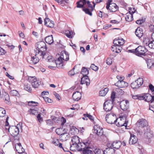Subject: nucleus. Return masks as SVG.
<instances>
[{
  "mask_svg": "<svg viewBox=\"0 0 154 154\" xmlns=\"http://www.w3.org/2000/svg\"><path fill=\"white\" fill-rule=\"evenodd\" d=\"M91 142L88 140H86L85 142L79 143L75 148L79 151L82 152L83 154H92L93 152L91 147Z\"/></svg>",
  "mask_w": 154,
  "mask_h": 154,
  "instance_id": "nucleus-1",
  "label": "nucleus"
},
{
  "mask_svg": "<svg viewBox=\"0 0 154 154\" xmlns=\"http://www.w3.org/2000/svg\"><path fill=\"white\" fill-rule=\"evenodd\" d=\"M9 117L8 116L6 119L5 128L6 131H8L13 137L17 136L19 133V128H22V124L19 123L17 126H9L8 123Z\"/></svg>",
  "mask_w": 154,
  "mask_h": 154,
  "instance_id": "nucleus-2",
  "label": "nucleus"
},
{
  "mask_svg": "<svg viewBox=\"0 0 154 154\" xmlns=\"http://www.w3.org/2000/svg\"><path fill=\"white\" fill-rule=\"evenodd\" d=\"M69 55L65 51H62L60 57L57 60L54 61V62L58 68L61 67L64 65L65 62L68 60Z\"/></svg>",
  "mask_w": 154,
  "mask_h": 154,
  "instance_id": "nucleus-3",
  "label": "nucleus"
},
{
  "mask_svg": "<svg viewBox=\"0 0 154 154\" xmlns=\"http://www.w3.org/2000/svg\"><path fill=\"white\" fill-rule=\"evenodd\" d=\"M36 47V48L34 50L35 55L37 54H40V56L42 54L45 55V51L46 50L47 48L44 42L41 41L38 42Z\"/></svg>",
  "mask_w": 154,
  "mask_h": 154,
  "instance_id": "nucleus-4",
  "label": "nucleus"
},
{
  "mask_svg": "<svg viewBox=\"0 0 154 154\" xmlns=\"http://www.w3.org/2000/svg\"><path fill=\"white\" fill-rule=\"evenodd\" d=\"M135 54L138 56L144 55L147 51V49L145 47L139 46L135 49Z\"/></svg>",
  "mask_w": 154,
  "mask_h": 154,
  "instance_id": "nucleus-5",
  "label": "nucleus"
},
{
  "mask_svg": "<svg viewBox=\"0 0 154 154\" xmlns=\"http://www.w3.org/2000/svg\"><path fill=\"white\" fill-rule=\"evenodd\" d=\"M86 6L87 8H84L83 10L87 14L90 16L92 15V11L94 10V7L91 4L90 2L89 1H86Z\"/></svg>",
  "mask_w": 154,
  "mask_h": 154,
  "instance_id": "nucleus-6",
  "label": "nucleus"
},
{
  "mask_svg": "<svg viewBox=\"0 0 154 154\" xmlns=\"http://www.w3.org/2000/svg\"><path fill=\"white\" fill-rule=\"evenodd\" d=\"M141 99L150 102V103H154V95L152 96L149 93L145 94L142 95Z\"/></svg>",
  "mask_w": 154,
  "mask_h": 154,
  "instance_id": "nucleus-7",
  "label": "nucleus"
},
{
  "mask_svg": "<svg viewBox=\"0 0 154 154\" xmlns=\"http://www.w3.org/2000/svg\"><path fill=\"white\" fill-rule=\"evenodd\" d=\"M28 79L29 82L31 83L33 87L37 88L40 85V82L35 77H30Z\"/></svg>",
  "mask_w": 154,
  "mask_h": 154,
  "instance_id": "nucleus-8",
  "label": "nucleus"
},
{
  "mask_svg": "<svg viewBox=\"0 0 154 154\" xmlns=\"http://www.w3.org/2000/svg\"><path fill=\"white\" fill-rule=\"evenodd\" d=\"M113 101L110 100H107L104 103L103 108L106 111H109L111 110L113 107Z\"/></svg>",
  "mask_w": 154,
  "mask_h": 154,
  "instance_id": "nucleus-9",
  "label": "nucleus"
},
{
  "mask_svg": "<svg viewBox=\"0 0 154 154\" xmlns=\"http://www.w3.org/2000/svg\"><path fill=\"white\" fill-rule=\"evenodd\" d=\"M71 141L72 144L71 145H69V146H70V150L73 151L74 150L73 147H75L76 145L79 143V138L77 136H74L72 137ZM68 144L69 145V144Z\"/></svg>",
  "mask_w": 154,
  "mask_h": 154,
  "instance_id": "nucleus-10",
  "label": "nucleus"
},
{
  "mask_svg": "<svg viewBox=\"0 0 154 154\" xmlns=\"http://www.w3.org/2000/svg\"><path fill=\"white\" fill-rule=\"evenodd\" d=\"M33 54L35 56L32 57L31 60L32 61L31 63L33 64H35L37 63L39 61V58L40 59L44 58L45 56L43 54L40 56L39 54H37L35 55V53L34 51Z\"/></svg>",
  "mask_w": 154,
  "mask_h": 154,
  "instance_id": "nucleus-11",
  "label": "nucleus"
},
{
  "mask_svg": "<svg viewBox=\"0 0 154 154\" xmlns=\"http://www.w3.org/2000/svg\"><path fill=\"white\" fill-rule=\"evenodd\" d=\"M129 102L128 100H123L120 103V106L123 111L127 110L129 108Z\"/></svg>",
  "mask_w": 154,
  "mask_h": 154,
  "instance_id": "nucleus-12",
  "label": "nucleus"
},
{
  "mask_svg": "<svg viewBox=\"0 0 154 154\" xmlns=\"http://www.w3.org/2000/svg\"><path fill=\"white\" fill-rule=\"evenodd\" d=\"M106 121L109 124L116 123L117 120L116 116H106Z\"/></svg>",
  "mask_w": 154,
  "mask_h": 154,
  "instance_id": "nucleus-13",
  "label": "nucleus"
},
{
  "mask_svg": "<svg viewBox=\"0 0 154 154\" xmlns=\"http://www.w3.org/2000/svg\"><path fill=\"white\" fill-rule=\"evenodd\" d=\"M115 85L118 87L123 88L128 86V83L125 81L122 80H119L116 83Z\"/></svg>",
  "mask_w": 154,
  "mask_h": 154,
  "instance_id": "nucleus-14",
  "label": "nucleus"
},
{
  "mask_svg": "<svg viewBox=\"0 0 154 154\" xmlns=\"http://www.w3.org/2000/svg\"><path fill=\"white\" fill-rule=\"evenodd\" d=\"M137 123H139V125L140 127H146L148 125V123L146 120L142 119H139L137 121Z\"/></svg>",
  "mask_w": 154,
  "mask_h": 154,
  "instance_id": "nucleus-15",
  "label": "nucleus"
},
{
  "mask_svg": "<svg viewBox=\"0 0 154 154\" xmlns=\"http://www.w3.org/2000/svg\"><path fill=\"white\" fill-rule=\"evenodd\" d=\"M81 84L82 85L86 84L87 86L90 85V80L88 76H83L81 78Z\"/></svg>",
  "mask_w": 154,
  "mask_h": 154,
  "instance_id": "nucleus-16",
  "label": "nucleus"
},
{
  "mask_svg": "<svg viewBox=\"0 0 154 154\" xmlns=\"http://www.w3.org/2000/svg\"><path fill=\"white\" fill-rule=\"evenodd\" d=\"M113 43L116 45L122 46L125 43L124 40L122 38H115L113 40Z\"/></svg>",
  "mask_w": 154,
  "mask_h": 154,
  "instance_id": "nucleus-17",
  "label": "nucleus"
},
{
  "mask_svg": "<svg viewBox=\"0 0 154 154\" xmlns=\"http://www.w3.org/2000/svg\"><path fill=\"white\" fill-rule=\"evenodd\" d=\"M145 136L150 139L153 137L152 131H150V129L148 128H146V129H145Z\"/></svg>",
  "mask_w": 154,
  "mask_h": 154,
  "instance_id": "nucleus-18",
  "label": "nucleus"
},
{
  "mask_svg": "<svg viewBox=\"0 0 154 154\" xmlns=\"http://www.w3.org/2000/svg\"><path fill=\"white\" fill-rule=\"evenodd\" d=\"M81 94L79 91L74 92L72 96L73 99L76 101H78L80 100L81 99Z\"/></svg>",
  "mask_w": 154,
  "mask_h": 154,
  "instance_id": "nucleus-19",
  "label": "nucleus"
},
{
  "mask_svg": "<svg viewBox=\"0 0 154 154\" xmlns=\"http://www.w3.org/2000/svg\"><path fill=\"white\" fill-rule=\"evenodd\" d=\"M138 139L136 136L133 134H131V137L129 141V143L131 144H134L137 143Z\"/></svg>",
  "mask_w": 154,
  "mask_h": 154,
  "instance_id": "nucleus-20",
  "label": "nucleus"
},
{
  "mask_svg": "<svg viewBox=\"0 0 154 154\" xmlns=\"http://www.w3.org/2000/svg\"><path fill=\"white\" fill-rule=\"evenodd\" d=\"M123 116H119V118H120V121L116 124V125L119 127L124 126L125 128L126 129V128L127 127V124L126 122L125 121L124 119H123L122 120L121 119L122 118H123Z\"/></svg>",
  "mask_w": 154,
  "mask_h": 154,
  "instance_id": "nucleus-21",
  "label": "nucleus"
},
{
  "mask_svg": "<svg viewBox=\"0 0 154 154\" xmlns=\"http://www.w3.org/2000/svg\"><path fill=\"white\" fill-rule=\"evenodd\" d=\"M135 34L139 38H141L143 35L142 29L140 27H138L135 31Z\"/></svg>",
  "mask_w": 154,
  "mask_h": 154,
  "instance_id": "nucleus-22",
  "label": "nucleus"
},
{
  "mask_svg": "<svg viewBox=\"0 0 154 154\" xmlns=\"http://www.w3.org/2000/svg\"><path fill=\"white\" fill-rule=\"evenodd\" d=\"M69 137L70 135L69 133H62L60 135V138L61 140L65 141L68 140Z\"/></svg>",
  "mask_w": 154,
  "mask_h": 154,
  "instance_id": "nucleus-23",
  "label": "nucleus"
},
{
  "mask_svg": "<svg viewBox=\"0 0 154 154\" xmlns=\"http://www.w3.org/2000/svg\"><path fill=\"white\" fill-rule=\"evenodd\" d=\"M15 148L16 151L19 153L25 151L24 149L22 147L20 143L16 144L15 145Z\"/></svg>",
  "mask_w": 154,
  "mask_h": 154,
  "instance_id": "nucleus-24",
  "label": "nucleus"
},
{
  "mask_svg": "<svg viewBox=\"0 0 154 154\" xmlns=\"http://www.w3.org/2000/svg\"><path fill=\"white\" fill-rule=\"evenodd\" d=\"M111 145L114 148L119 149L122 145V143L120 141L117 140L113 142Z\"/></svg>",
  "mask_w": 154,
  "mask_h": 154,
  "instance_id": "nucleus-25",
  "label": "nucleus"
},
{
  "mask_svg": "<svg viewBox=\"0 0 154 154\" xmlns=\"http://www.w3.org/2000/svg\"><path fill=\"white\" fill-rule=\"evenodd\" d=\"M125 19L126 21L129 22L133 20L132 14L130 13H127L126 14Z\"/></svg>",
  "mask_w": 154,
  "mask_h": 154,
  "instance_id": "nucleus-26",
  "label": "nucleus"
},
{
  "mask_svg": "<svg viewBox=\"0 0 154 154\" xmlns=\"http://www.w3.org/2000/svg\"><path fill=\"white\" fill-rule=\"evenodd\" d=\"M115 150L112 148H106L104 151V154H114Z\"/></svg>",
  "mask_w": 154,
  "mask_h": 154,
  "instance_id": "nucleus-27",
  "label": "nucleus"
},
{
  "mask_svg": "<svg viewBox=\"0 0 154 154\" xmlns=\"http://www.w3.org/2000/svg\"><path fill=\"white\" fill-rule=\"evenodd\" d=\"M77 7L79 8H83L84 5H86V0H80L77 3Z\"/></svg>",
  "mask_w": 154,
  "mask_h": 154,
  "instance_id": "nucleus-28",
  "label": "nucleus"
},
{
  "mask_svg": "<svg viewBox=\"0 0 154 154\" xmlns=\"http://www.w3.org/2000/svg\"><path fill=\"white\" fill-rule=\"evenodd\" d=\"M118 8V6L114 3H112L110 5L109 10L110 11L115 12L117 11Z\"/></svg>",
  "mask_w": 154,
  "mask_h": 154,
  "instance_id": "nucleus-29",
  "label": "nucleus"
},
{
  "mask_svg": "<svg viewBox=\"0 0 154 154\" xmlns=\"http://www.w3.org/2000/svg\"><path fill=\"white\" fill-rule=\"evenodd\" d=\"M45 40L46 42L49 45L52 44L54 42L52 35L47 36L45 39Z\"/></svg>",
  "mask_w": 154,
  "mask_h": 154,
  "instance_id": "nucleus-30",
  "label": "nucleus"
},
{
  "mask_svg": "<svg viewBox=\"0 0 154 154\" xmlns=\"http://www.w3.org/2000/svg\"><path fill=\"white\" fill-rule=\"evenodd\" d=\"M81 73L83 76H87L89 74V70L85 67H83L82 69Z\"/></svg>",
  "mask_w": 154,
  "mask_h": 154,
  "instance_id": "nucleus-31",
  "label": "nucleus"
},
{
  "mask_svg": "<svg viewBox=\"0 0 154 154\" xmlns=\"http://www.w3.org/2000/svg\"><path fill=\"white\" fill-rule=\"evenodd\" d=\"M70 131L71 134H77L79 132V130L75 127L72 126L70 129Z\"/></svg>",
  "mask_w": 154,
  "mask_h": 154,
  "instance_id": "nucleus-32",
  "label": "nucleus"
},
{
  "mask_svg": "<svg viewBox=\"0 0 154 154\" xmlns=\"http://www.w3.org/2000/svg\"><path fill=\"white\" fill-rule=\"evenodd\" d=\"M28 112L30 115H34L35 116H41L40 114L39 113L38 114V111L34 109H31L29 110Z\"/></svg>",
  "mask_w": 154,
  "mask_h": 154,
  "instance_id": "nucleus-33",
  "label": "nucleus"
},
{
  "mask_svg": "<svg viewBox=\"0 0 154 154\" xmlns=\"http://www.w3.org/2000/svg\"><path fill=\"white\" fill-rule=\"evenodd\" d=\"M109 91L108 88H105L104 89L100 91L99 92V95L101 96H104L107 94Z\"/></svg>",
  "mask_w": 154,
  "mask_h": 154,
  "instance_id": "nucleus-34",
  "label": "nucleus"
},
{
  "mask_svg": "<svg viewBox=\"0 0 154 154\" xmlns=\"http://www.w3.org/2000/svg\"><path fill=\"white\" fill-rule=\"evenodd\" d=\"M73 32L72 31L67 30L65 31V34L67 37L71 38H72V35Z\"/></svg>",
  "mask_w": 154,
  "mask_h": 154,
  "instance_id": "nucleus-35",
  "label": "nucleus"
},
{
  "mask_svg": "<svg viewBox=\"0 0 154 154\" xmlns=\"http://www.w3.org/2000/svg\"><path fill=\"white\" fill-rule=\"evenodd\" d=\"M92 151H93L95 154H104V151L101 150L100 149L96 148L94 150H93L92 149H91Z\"/></svg>",
  "mask_w": 154,
  "mask_h": 154,
  "instance_id": "nucleus-36",
  "label": "nucleus"
},
{
  "mask_svg": "<svg viewBox=\"0 0 154 154\" xmlns=\"http://www.w3.org/2000/svg\"><path fill=\"white\" fill-rule=\"evenodd\" d=\"M24 89L28 91L29 92L31 91L32 90L31 87L30 85L28 83H25L24 86Z\"/></svg>",
  "mask_w": 154,
  "mask_h": 154,
  "instance_id": "nucleus-37",
  "label": "nucleus"
},
{
  "mask_svg": "<svg viewBox=\"0 0 154 154\" xmlns=\"http://www.w3.org/2000/svg\"><path fill=\"white\" fill-rule=\"evenodd\" d=\"M151 42V41H150V39L148 38H144L143 41L144 45H145L146 46L148 45L149 46Z\"/></svg>",
  "mask_w": 154,
  "mask_h": 154,
  "instance_id": "nucleus-38",
  "label": "nucleus"
},
{
  "mask_svg": "<svg viewBox=\"0 0 154 154\" xmlns=\"http://www.w3.org/2000/svg\"><path fill=\"white\" fill-rule=\"evenodd\" d=\"M136 80L132 82L131 84V87L133 89H137L139 87L137 85Z\"/></svg>",
  "mask_w": 154,
  "mask_h": 154,
  "instance_id": "nucleus-39",
  "label": "nucleus"
},
{
  "mask_svg": "<svg viewBox=\"0 0 154 154\" xmlns=\"http://www.w3.org/2000/svg\"><path fill=\"white\" fill-rule=\"evenodd\" d=\"M28 105L31 106H38V103L36 102L30 101L28 102Z\"/></svg>",
  "mask_w": 154,
  "mask_h": 154,
  "instance_id": "nucleus-40",
  "label": "nucleus"
},
{
  "mask_svg": "<svg viewBox=\"0 0 154 154\" xmlns=\"http://www.w3.org/2000/svg\"><path fill=\"white\" fill-rule=\"evenodd\" d=\"M94 133L96 134L99 136H102L103 134V128H102L100 129H99L98 130H97L96 131L94 132Z\"/></svg>",
  "mask_w": 154,
  "mask_h": 154,
  "instance_id": "nucleus-41",
  "label": "nucleus"
},
{
  "mask_svg": "<svg viewBox=\"0 0 154 154\" xmlns=\"http://www.w3.org/2000/svg\"><path fill=\"white\" fill-rule=\"evenodd\" d=\"M136 80L137 83H138L137 84L140 87L143 84V78H139Z\"/></svg>",
  "mask_w": 154,
  "mask_h": 154,
  "instance_id": "nucleus-42",
  "label": "nucleus"
},
{
  "mask_svg": "<svg viewBox=\"0 0 154 154\" xmlns=\"http://www.w3.org/2000/svg\"><path fill=\"white\" fill-rule=\"evenodd\" d=\"M77 66H75L72 70L69 71L68 72V74L71 75H73L75 74L78 73V72H75L74 71V69L75 68H76Z\"/></svg>",
  "mask_w": 154,
  "mask_h": 154,
  "instance_id": "nucleus-43",
  "label": "nucleus"
},
{
  "mask_svg": "<svg viewBox=\"0 0 154 154\" xmlns=\"http://www.w3.org/2000/svg\"><path fill=\"white\" fill-rule=\"evenodd\" d=\"M146 63L148 67L149 68H150L154 64L153 62L150 60H148L146 61Z\"/></svg>",
  "mask_w": 154,
  "mask_h": 154,
  "instance_id": "nucleus-44",
  "label": "nucleus"
},
{
  "mask_svg": "<svg viewBox=\"0 0 154 154\" xmlns=\"http://www.w3.org/2000/svg\"><path fill=\"white\" fill-rule=\"evenodd\" d=\"M51 119L55 122H58V121H60V118L57 117L55 116H51Z\"/></svg>",
  "mask_w": 154,
  "mask_h": 154,
  "instance_id": "nucleus-45",
  "label": "nucleus"
},
{
  "mask_svg": "<svg viewBox=\"0 0 154 154\" xmlns=\"http://www.w3.org/2000/svg\"><path fill=\"white\" fill-rule=\"evenodd\" d=\"M79 105L78 104L73 105L72 107L70 108V109L72 110H78L79 109Z\"/></svg>",
  "mask_w": 154,
  "mask_h": 154,
  "instance_id": "nucleus-46",
  "label": "nucleus"
},
{
  "mask_svg": "<svg viewBox=\"0 0 154 154\" xmlns=\"http://www.w3.org/2000/svg\"><path fill=\"white\" fill-rule=\"evenodd\" d=\"M4 95L5 96L4 97V99L5 100V101H7V102H9L10 100V98L9 95L8 94L5 92Z\"/></svg>",
  "mask_w": 154,
  "mask_h": 154,
  "instance_id": "nucleus-47",
  "label": "nucleus"
},
{
  "mask_svg": "<svg viewBox=\"0 0 154 154\" xmlns=\"http://www.w3.org/2000/svg\"><path fill=\"white\" fill-rule=\"evenodd\" d=\"M10 94L12 96H16L18 94V92L16 90H13L10 92Z\"/></svg>",
  "mask_w": 154,
  "mask_h": 154,
  "instance_id": "nucleus-48",
  "label": "nucleus"
},
{
  "mask_svg": "<svg viewBox=\"0 0 154 154\" xmlns=\"http://www.w3.org/2000/svg\"><path fill=\"white\" fill-rule=\"evenodd\" d=\"M91 67L92 69L95 71H97L98 69V67L93 64H91Z\"/></svg>",
  "mask_w": 154,
  "mask_h": 154,
  "instance_id": "nucleus-49",
  "label": "nucleus"
},
{
  "mask_svg": "<svg viewBox=\"0 0 154 154\" xmlns=\"http://www.w3.org/2000/svg\"><path fill=\"white\" fill-rule=\"evenodd\" d=\"M116 50L115 51L117 53H119L121 52L122 49V48L121 46L116 45Z\"/></svg>",
  "mask_w": 154,
  "mask_h": 154,
  "instance_id": "nucleus-50",
  "label": "nucleus"
},
{
  "mask_svg": "<svg viewBox=\"0 0 154 154\" xmlns=\"http://www.w3.org/2000/svg\"><path fill=\"white\" fill-rule=\"evenodd\" d=\"M6 114V111L2 107H0V116L2 115H5Z\"/></svg>",
  "mask_w": 154,
  "mask_h": 154,
  "instance_id": "nucleus-51",
  "label": "nucleus"
},
{
  "mask_svg": "<svg viewBox=\"0 0 154 154\" xmlns=\"http://www.w3.org/2000/svg\"><path fill=\"white\" fill-rule=\"evenodd\" d=\"M102 128L99 125H95L94 127V132H95V131H97V130H98L99 129H100Z\"/></svg>",
  "mask_w": 154,
  "mask_h": 154,
  "instance_id": "nucleus-52",
  "label": "nucleus"
},
{
  "mask_svg": "<svg viewBox=\"0 0 154 154\" xmlns=\"http://www.w3.org/2000/svg\"><path fill=\"white\" fill-rule=\"evenodd\" d=\"M116 93L115 92H112L111 94V100H112L113 102L114 101V99L115 98Z\"/></svg>",
  "mask_w": 154,
  "mask_h": 154,
  "instance_id": "nucleus-53",
  "label": "nucleus"
},
{
  "mask_svg": "<svg viewBox=\"0 0 154 154\" xmlns=\"http://www.w3.org/2000/svg\"><path fill=\"white\" fill-rule=\"evenodd\" d=\"M128 10L129 13H130L132 14L135 12L136 10L134 8H132L131 7H129V8Z\"/></svg>",
  "mask_w": 154,
  "mask_h": 154,
  "instance_id": "nucleus-54",
  "label": "nucleus"
},
{
  "mask_svg": "<svg viewBox=\"0 0 154 154\" xmlns=\"http://www.w3.org/2000/svg\"><path fill=\"white\" fill-rule=\"evenodd\" d=\"M142 97V95H133L132 96V98L134 99H139V100H141V98Z\"/></svg>",
  "mask_w": 154,
  "mask_h": 154,
  "instance_id": "nucleus-55",
  "label": "nucleus"
},
{
  "mask_svg": "<svg viewBox=\"0 0 154 154\" xmlns=\"http://www.w3.org/2000/svg\"><path fill=\"white\" fill-rule=\"evenodd\" d=\"M149 109V110H151L153 112H154V103H150Z\"/></svg>",
  "mask_w": 154,
  "mask_h": 154,
  "instance_id": "nucleus-56",
  "label": "nucleus"
},
{
  "mask_svg": "<svg viewBox=\"0 0 154 154\" xmlns=\"http://www.w3.org/2000/svg\"><path fill=\"white\" fill-rule=\"evenodd\" d=\"M44 100L46 102H48V103H51L52 101L48 97H43Z\"/></svg>",
  "mask_w": 154,
  "mask_h": 154,
  "instance_id": "nucleus-57",
  "label": "nucleus"
},
{
  "mask_svg": "<svg viewBox=\"0 0 154 154\" xmlns=\"http://www.w3.org/2000/svg\"><path fill=\"white\" fill-rule=\"evenodd\" d=\"M149 47L151 48L154 49V40L150 42V45H149Z\"/></svg>",
  "mask_w": 154,
  "mask_h": 154,
  "instance_id": "nucleus-58",
  "label": "nucleus"
},
{
  "mask_svg": "<svg viewBox=\"0 0 154 154\" xmlns=\"http://www.w3.org/2000/svg\"><path fill=\"white\" fill-rule=\"evenodd\" d=\"M47 60L48 62H52L54 61V58L52 56H49L47 57Z\"/></svg>",
  "mask_w": 154,
  "mask_h": 154,
  "instance_id": "nucleus-59",
  "label": "nucleus"
},
{
  "mask_svg": "<svg viewBox=\"0 0 154 154\" xmlns=\"http://www.w3.org/2000/svg\"><path fill=\"white\" fill-rule=\"evenodd\" d=\"M60 121L61 122V125H63L66 122V119L63 117H62L60 119Z\"/></svg>",
  "mask_w": 154,
  "mask_h": 154,
  "instance_id": "nucleus-60",
  "label": "nucleus"
},
{
  "mask_svg": "<svg viewBox=\"0 0 154 154\" xmlns=\"http://www.w3.org/2000/svg\"><path fill=\"white\" fill-rule=\"evenodd\" d=\"M59 140H53L52 141V143L55 145V146H58V144H59Z\"/></svg>",
  "mask_w": 154,
  "mask_h": 154,
  "instance_id": "nucleus-61",
  "label": "nucleus"
},
{
  "mask_svg": "<svg viewBox=\"0 0 154 154\" xmlns=\"http://www.w3.org/2000/svg\"><path fill=\"white\" fill-rule=\"evenodd\" d=\"M6 52L5 50L0 47V55H2L4 54Z\"/></svg>",
  "mask_w": 154,
  "mask_h": 154,
  "instance_id": "nucleus-62",
  "label": "nucleus"
},
{
  "mask_svg": "<svg viewBox=\"0 0 154 154\" xmlns=\"http://www.w3.org/2000/svg\"><path fill=\"white\" fill-rule=\"evenodd\" d=\"M45 25L49 27H52L54 26V24L53 23L50 21V23H48L47 24H46Z\"/></svg>",
  "mask_w": 154,
  "mask_h": 154,
  "instance_id": "nucleus-63",
  "label": "nucleus"
},
{
  "mask_svg": "<svg viewBox=\"0 0 154 154\" xmlns=\"http://www.w3.org/2000/svg\"><path fill=\"white\" fill-rule=\"evenodd\" d=\"M37 119L38 121L40 123H41L43 122V119L41 116H37Z\"/></svg>",
  "mask_w": 154,
  "mask_h": 154,
  "instance_id": "nucleus-64",
  "label": "nucleus"
}]
</instances>
